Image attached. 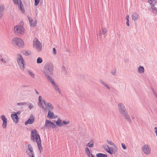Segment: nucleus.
I'll return each mask as SVG.
<instances>
[{
	"label": "nucleus",
	"mask_w": 157,
	"mask_h": 157,
	"mask_svg": "<svg viewBox=\"0 0 157 157\" xmlns=\"http://www.w3.org/2000/svg\"><path fill=\"white\" fill-rule=\"evenodd\" d=\"M111 73L113 75H116V69L115 68L113 69L111 72Z\"/></svg>",
	"instance_id": "nucleus-38"
},
{
	"label": "nucleus",
	"mask_w": 157,
	"mask_h": 157,
	"mask_svg": "<svg viewBox=\"0 0 157 157\" xmlns=\"http://www.w3.org/2000/svg\"><path fill=\"white\" fill-rule=\"evenodd\" d=\"M0 60L2 63H6V61L5 60V59L3 58L1 56H0Z\"/></svg>",
	"instance_id": "nucleus-43"
},
{
	"label": "nucleus",
	"mask_w": 157,
	"mask_h": 157,
	"mask_svg": "<svg viewBox=\"0 0 157 157\" xmlns=\"http://www.w3.org/2000/svg\"><path fill=\"white\" fill-rule=\"evenodd\" d=\"M53 66L52 63H46L44 67L42 72L45 76L49 77V76H52L53 75Z\"/></svg>",
	"instance_id": "nucleus-1"
},
{
	"label": "nucleus",
	"mask_w": 157,
	"mask_h": 157,
	"mask_svg": "<svg viewBox=\"0 0 157 157\" xmlns=\"http://www.w3.org/2000/svg\"><path fill=\"white\" fill-rule=\"evenodd\" d=\"M27 71L29 74V75L31 76V77L33 78H34L35 75L32 72L30 71L29 70H27Z\"/></svg>",
	"instance_id": "nucleus-33"
},
{
	"label": "nucleus",
	"mask_w": 157,
	"mask_h": 157,
	"mask_svg": "<svg viewBox=\"0 0 157 157\" xmlns=\"http://www.w3.org/2000/svg\"><path fill=\"white\" fill-rule=\"evenodd\" d=\"M34 122V118L33 114H31L30 115L29 118L26 121L25 123V125H27L28 124H32Z\"/></svg>",
	"instance_id": "nucleus-9"
},
{
	"label": "nucleus",
	"mask_w": 157,
	"mask_h": 157,
	"mask_svg": "<svg viewBox=\"0 0 157 157\" xmlns=\"http://www.w3.org/2000/svg\"><path fill=\"white\" fill-rule=\"evenodd\" d=\"M154 129L155 130V133H156V136H157V128L156 127H155L154 128Z\"/></svg>",
	"instance_id": "nucleus-57"
},
{
	"label": "nucleus",
	"mask_w": 157,
	"mask_h": 157,
	"mask_svg": "<svg viewBox=\"0 0 157 157\" xmlns=\"http://www.w3.org/2000/svg\"><path fill=\"white\" fill-rule=\"evenodd\" d=\"M39 141H40V142H38L37 144L38 148L39 149L40 152H41V151H42V147L41 146V140H39Z\"/></svg>",
	"instance_id": "nucleus-28"
},
{
	"label": "nucleus",
	"mask_w": 157,
	"mask_h": 157,
	"mask_svg": "<svg viewBox=\"0 0 157 157\" xmlns=\"http://www.w3.org/2000/svg\"><path fill=\"white\" fill-rule=\"evenodd\" d=\"M129 16L128 15H127L126 16V19L127 20L126 21V25L128 26H129Z\"/></svg>",
	"instance_id": "nucleus-34"
},
{
	"label": "nucleus",
	"mask_w": 157,
	"mask_h": 157,
	"mask_svg": "<svg viewBox=\"0 0 157 157\" xmlns=\"http://www.w3.org/2000/svg\"><path fill=\"white\" fill-rule=\"evenodd\" d=\"M17 56V63L21 69L24 70L25 65V61L20 54H18Z\"/></svg>",
	"instance_id": "nucleus-2"
},
{
	"label": "nucleus",
	"mask_w": 157,
	"mask_h": 157,
	"mask_svg": "<svg viewBox=\"0 0 157 157\" xmlns=\"http://www.w3.org/2000/svg\"><path fill=\"white\" fill-rule=\"evenodd\" d=\"M12 43L19 47H23L24 45V41L21 38L16 37L13 38Z\"/></svg>",
	"instance_id": "nucleus-3"
},
{
	"label": "nucleus",
	"mask_w": 157,
	"mask_h": 157,
	"mask_svg": "<svg viewBox=\"0 0 157 157\" xmlns=\"http://www.w3.org/2000/svg\"><path fill=\"white\" fill-rule=\"evenodd\" d=\"M117 106L118 108V110L119 112H120L121 111L123 110L124 109H125L124 106L122 103H119L118 104Z\"/></svg>",
	"instance_id": "nucleus-13"
},
{
	"label": "nucleus",
	"mask_w": 157,
	"mask_h": 157,
	"mask_svg": "<svg viewBox=\"0 0 157 157\" xmlns=\"http://www.w3.org/2000/svg\"><path fill=\"white\" fill-rule=\"evenodd\" d=\"M4 7L3 5H0V19L2 16V12L4 11Z\"/></svg>",
	"instance_id": "nucleus-20"
},
{
	"label": "nucleus",
	"mask_w": 157,
	"mask_h": 157,
	"mask_svg": "<svg viewBox=\"0 0 157 157\" xmlns=\"http://www.w3.org/2000/svg\"><path fill=\"white\" fill-rule=\"evenodd\" d=\"M152 91L155 96L157 98V93L154 90H152Z\"/></svg>",
	"instance_id": "nucleus-55"
},
{
	"label": "nucleus",
	"mask_w": 157,
	"mask_h": 157,
	"mask_svg": "<svg viewBox=\"0 0 157 157\" xmlns=\"http://www.w3.org/2000/svg\"><path fill=\"white\" fill-rule=\"evenodd\" d=\"M47 117L50 119H53L55 118L54 117V114L52 112L48 111V113Z\"/></svg>",
	"instance_id": "nucleus-14"
},
{
	"label": "nucleus",
	"mask_w": 157,
	"mask_h": 157,
	"mask_svg": "<svg viewBox=\"0 0 157 157\" xmlns=\"http://www.w3.org/2000/svg\"><path fill=\"white\" fill-rule=\"evenodd\" d=\"M46 107L47 108L48 111H51V110H53L54 109L53 105L50 103H48Z\"/></svg>",
	"instance_id": "nucleus-16"
},
{
	"label": "nucleus",
	"mask_w": 157,
	"mask_h": 157,
	"mask_svg": "<svg viewBox=\"0 0 157 157\" xmlns=\"http://www.w3.org/2000/svg\"><path fill=\"white\" fill-rule=\"evenodd\" d=\"M102 32H101L99 34V36H101V35L105 34L106 33L107 30L105 28H101Z\"/></svg>",
	"instance_id": "nucleus-21"
},
{
	"label": "nucleus",
	"mask_w": 157,
	"mask_h": 157,
	"mask_svg": "<svg viewBox=\"0 0 157 157\" xmlns=\"http://www.w3.org/2000/svg\"><path fill=\"white\" fill-rule=\"evenodd\" d=\"M42 97L40 95L39 96V99H38V101H39V103H40L42 101V100H41V99H42Z\"/></svg>",
	"instance_id": "nucleus-52"
},
{
	"label": "nucleus",
	"mask_w": 157,
	"mask_h": 157,
	"mask_svg": "<svg viewBox=\"0 0 157 157\" xmlns=\"http://www.w3.org/2000/svg\"><path fill=\"white\" fill-rule=\"evenodd\" d=\"M138 72L140 73H143L144 72V69L143 67L140 66L138 68Z\"/></svg>",
	"instance_id": "nucleus-26"
},
{
	"label": "nucleus",
	"mask_w": 157,
	"mask_h": 157,
	"mask_svg": "<svg viewBox=\"0 0 157 157\" xmlns=\"http://www.w3.org/2000/svg\"><path fill=\"white\" fill-rule=\"evenodd\" d=\"M29 105V108L30 109H31L33 107V105H32L31 103H28V105Z\"/></svg>",
	"instance_id": "nucleus-45"
},
{
	"label": "nucleus",
	"mask_w": 157,
	"mask_h": 157,
	"mask_svg": "<svg viewBox=\"0 0 157 157\" xmlns=\"http://www.w3.org/2000/svg\"><path fill=\"white\" fill-rule=\"evenodd\" d=\"M69 123L70 121H63L62 122V120L59 118H58L56 123L58 126L61 127L62 126L63 124H69Z\"/></svg>",
	"instance_id": "nucleus-7"
},
{
	"label": "nucleus",
	"mask_w": 157,
	"mask_h": 157,
	"mask_svg": "<svg viewBox=\"0 0 157 157\" xmlns=\"http://www.w3.org/2000/svg\"><path fill=\"white\" fill-rule=\"evenodd\" d=\"M14 114H16V115H19L20 114V113L19 111L15 113Z\"/></svg>",
	"instance_id": "nucleus-56"
},
{
	"label": "nucleus",
	"mask_w": 157,
	"mask_h": 157,
	"mask_svg": "<svg viewBox=\"0 0 157 157\" xmlns=\"http://www.w3.org/2000/svg\"><path fill=\"white\" fill-rule=\"evenodd\" d=\"M28 103H26V102H23L21 103H17V105H28Z\"/></svg>",
	"instance_id": "nucleus-36"
},
{
	"label": "nucleus",
	"mask_w": 157,
	"mask_h": 157,
	"mask_svg": "<svg viewBox=\"0 0 157 157\" xmlns=\"http://www.w3.org/2000/svg\"><path fill=\"white\" fill-rule=\"evenodd\" d=\"M103 148L105 149V150L106 151V149H109V147L107 145H105L104 147Z\"/></svg>",
	"instance_id": "nucleus-51"
},
{
	"label": "nucleus",
	"mask_w": 157,
	"mask_h": 157,
	"mask_svg": "<svg viewBox=\"0 0 157 157\" xmlns=\"http://www.w3.org/2000/svg\"><path fill=\"white\" fill-rule=\"evenodd\" d=\"M52 86L56 91L58 92L60 94L61 93V91L60 90L59 88L56 83L52 85Z\"/></svg>",
	"instance_id": "nucleus-24"
},
{
	"label": "nucleus",
	"mask_w": 157,
	"mask_h": 157,
	"mask_svg": "<svg viewBox=\"0 0 157 157\" xmlns=\"http://www.w3.org/2000/svg\"><path fill=\"white\" fill-rule=\"evenodd\" d=\"M14 30L16 34H22L24 33L25 29L22 26L18 25L15 26Z\"/></svg>",
	"instance_id": "nucleus-5"
},
{
	"label": "nucleus",
	"mask_w": 157,
	"mask_h": 157,
	"mask_svg": "<svg viewBox=\"0 0 157 157\" xmlns=\"http://www.w3.org/2000/svg\"><path fill=\"white\" fill-rule=\"evenodd\" d=\"M151 8L152 11H154L153 13L155 14L157 13V8H156L154 6H151Z\"/></svg>",
	"instance_id": "nucleus-30"
},
{
	"label": "nucleus",
	"mask_w": 157,
	"mask_h": 157,
	"mask_svg": "<svg viewBox=\"0 0 157 157\" xmlns=\"http://www.w3.org/2000/svg\"><path fill=\"white\" fill-rule=\"evenodd\" d=\"M14 4L16 5H18L20 2H21V0H12Z\"/></svg>",
	"instance_id": "nucleus-41"
},
{
	"label": "nucleus",
	"mask_w": 157,
	"mask_h": 157,
	"mask_svg": "<svg viewBox=\"0 0 157 157\" xmlns=\"http://www.w3.org/2000/svg\"><path fill=\"white\" fill-rule=\"evenodd\" d=\"M132 118L133 119H134V118L133 117H132Z\"/></svg>",
	"instance_id": "nucleus-63"
},
{
	"label": "nucleus",
	"mask_w": 157,
	"mask_h": 157,
	"mask_svg": "<svg viewBox=\"0 0 157 157\" xmlns=\"http://www.w3.org/2000/svg\"><path fill=\"white\" fill-rule=\"evenodd\" d=\"M26 153L28 154V155L30 157H34V152L33 153H28V150H27L26 151Z\"/></svg>",
	"instance_id": "nucleus-35"
},
{
	"label": "nucleus",
	"mask_w": 157,
	"mask_h": 157,
	"mask_svg": "<svg viewBox=\"0 0 157 157\" xmlns=\"http://www.w3.org/2000/svg\"><path fill=\"white\" fill-rule=\"evenodd\" d=\"M40 106L42 108L43 110H46V108H45L43 104L41 102L40 103Z\"/></svg>",
	"instance_id": "nucleus-39"
},
{
	"label": "nucleus",
	"mask_w": 157,
	"mask_h": 157,
	"mask_svg": "<svg viewBox=\"0 0 157 157\" xmlns=\"http://www.w3.org/2000/svg\"><path fill=\"white\" fill-rule=\"evenodd\" d=\"M22 53L23 54L27 56H28L30 54V53L27 51H23Z\"/></svg>",
	"instance_id": "nucleus-42"
},
{
	"label": "nucleus",
	"mask_w": 157,
	"mask_h": 157,
	"mask_svg": "<svg viewBox=\"0 0 157 157\" xmlns=\"http://www.w3.org/2000/svg\"><path fill=\"white\" fill-rule=\"evenodd\" d=\"M1 119L3 121L2 126L4 128H6L7 125V120L6 117L4 115L1 116Z\"/></svg>",
	"instance_id": "nucleus-11"
},
{
	"label": "nucleus",
	"mask_w": 157,
	"mask_h": 157,
	"mask_svg": "<svg viewBox=\"0 0 157 157\" xmlns=\"http://www.w3.org/2000/svg\"><path fill=\"white\" fill-rule=\"evenodd\" d=\"M107 142L109 144L112 145L113 146L115 145V144L113 143L111 141H109L108 140H107Z\"/></svg>",
	"instance_id": "nucleus-47"
},
{
	"label": "nucleus",
	"mask_w": 157,
	"mask_h": 157,
	"mask_svg": "<svg viewBox=\"0 0 157 157\" xmlns=\"http://www.w3.org/2000/svg\"><path fill=\"white\" fill-rule=\"evenodd\" d=\"M35 91L36 93L37 94H39V92L37 91L36 90V89H35Z\"/></svg>",
	"instance_id": "nucleus-58"
},
{
	"label": "nucleus",
	"mask_w": 157,
	"mask_h": 157,
	"mask_svg": "<svg viewBox=\"0 0 157 157\" xmlns=\"http://www.w3.org/2000/svg\"><path fill=\"white\" fill-rule=\"evenodd\" d=\"M52 76H49V77L48 78L47 76L45 77L47 78L48 80L52 84V85H53L55 84V83L54 79H53V78Z\"/></svg>",
	"instance_id": "nucleus-18"
},
{
	"label": "nucleus",
	"mask_w": 157,
	"mask_h": 157,
	"mask_svg": "<svg viewBox=\"0 0 157 157\" xmlns=\"http://www.w3.org/2000/svg\"><path fill=\"white\" fill-rule=\"evenodd\" d=\"M42 62V59L40 57H38L37 59V63H40Z\"/></svg>",
	"instance_id": "nucleus-37"
},
{
	"label": "nucleus",
	"mask_w": 157,
	"mask_h": 157,
	"mask_svg": "<svg viewBox=\"0 0 157 157\" xmlns=\"http://www.w3.org/2000/svg\"><path fill=\"white\" fill-rule=\"evenodd\" d=\"M152 1H153V0H149L148 1V2L149 3V2H151Z\"/></svg>",
	"instance_id": "nucleus-61"
},
{
	"label": "nucleus",
	"mask_w": 157,
	"mask_h": 157,
	"mask_svg": "<svg viewBox=\"0 0 157 157\" xmlns=\"http://www.w3.org/2000/svg\"><path fill=\"white\" fill-rule=\"evenodd\" d=\"M121 145H122L123 148L125 150L126 149V146L123 143L121 144Z\"/></svg>",
	"instance_id": "nucleus-50"
},
{
	"label": "nucleus",
	"mask_w": 157,
	"mask_h": 157,
	"mask_svg": "<svg viewBox=\"0 0 157 157\" xmlns=\"http://www.w3.org/2000/svg\"><path fill=\"white\" fill-rule=\"evenodd\" d=\"M123 116H124V117L127 120V121H128L129 122H131V119L128 114V113H127V114H124Z\"/></svg>",
	"instance_id": "nucleus-25"
},
{
	"label": "nucleus",
	"mask_w": 157,
	"mask_h": 157,
	"mask_svg": "<svg viewBox=\"0 0 157 157\" xmlns=\"http://www.w3.org/2000/svg\"><path fill=\"white\" fill-rule=\"evenodd\" d=\"M113 146L114 147V151L115 153L116 152H117V151L118 148H117V146H116V145H115H115Z\"/></svg>",
	"instance_id": "nucleus-46"
},
{
	"label": "nucleus",
	"mask_w": 157,
	"mask_h": 157,
	"mask_svg": "<svg viewBox=\"0 0 157 157\" xmlns=\"http://www.w3.org/2000/svg\"><path fill=\"white\" fill-rule=\"evenodd\" d=\"M149 3L151 4V6H155L156 3V2L155 0H153L151 2H149Z\"/></svg>",
	"instance_id": "nucleus-44"
},
{
	"label": "nucleus",
	"mask_w": 157,
	"mask_h": 157,
	"mask_svg": "<svg viewBox=\"0 0 157 157\" xmlns=\"http://www.w3.org/2000/svg\"><path fill=\"white\" fill-rule=\"evenodd\" d=\"M53 52L54 54H56V50L55 48H53Z\"/></svg>",
	"instance_id": "nucleus-53"
},
{
	"label": "nucleus",
	"mask_w": 157,
	"mask_h": 157,
	"mask_svg": "<svg viewBox=\"0 0 157 157\" xmlns=\"http://www.w3.org/2000/svg\"><path fill=\"white\" fill-rule=\"evenodd\" d=\"M62 71H63L66 72L67 71V67L65 66H63L62 67Z\"/></svg>",
	"instance_id": "nucleus-48"
},
{
	"label": "nucleus",
	"mask_w": 157,
	"mask_h": 157,
	"mask_svg": "<svg viewBox=\"0 0 157 157\" xmlns=\"http://www.w3.org/2000/svg\"><path fill=\"white\" fill-rule=\"evenodd\" d=\"M22 86L24 87H29V86H27V85H24V86Z\"/></svg>",
	"instance_id": "nucleus-59"
},
{
	"label": "nucleus",
	"mask_w": 157,
	"mask_h": 157,
	"mask_svg": "<svg viewBox=\"0 0 157 157\" xmlns=\"http://www.w3.org/2000/svg\"><path fill=\"white\" fill-rule=\"evenodd\" d=\"M138 14L136 12L133 13L132 16V20L136 21L138 19Z\"/></svg>",
	"instance_id": "nucleus-15"
},
{
	"label": "nucleus",
	"mask_w": 157,
	"mask_h": 157,
	"mask_svg": "<svg viewBox=\"0 0 157 157\" xmlns=\"http://www.w3.org/2000/svg\"><path fill=\"white\" fill-rule=\"evenodd\" d=\"M18 8H19L21 10L22 12H24V9L23 8V5L21 2H21H19V4L18 5Z\"/></svg>",
	"instance_id": "nucleus-22"
},
{
	"label": "nucleus",
	"mask_w": 157,
	"mask_h": 157,
	"mask_svg": "<svg viewBox=\"0 0 157 157\" xmlns=\"http://www.w3.org/2000/svg\"><path fill=\"white\" fill-rule=\"evenodd\" d=\"M85 151L86 154H88L89 155L90 154V151L89 148L88 147H86L85 148Z\"/></svg>",
	"instance_id": "nucleus-40"
},
{
	"label": "nucleus",
	"mask_w": 157,
	"mask_h": 157,
	"mask_svg": "<svg viewBox=\"0 0 157 157\" xmlns=\"http://www.w3.org/2000/svg\"><path fill=\"white\" fill-rule=\"evenodd\" d=\"M120 113L122 115H124V114H127L128 112H127V110H126V108L124 109L123 110L121 111Z\"/></svg>",
	"instance_id": "nucleus-32"
},
{
	"label": "nucleus",
	"mask_w": 157,
	"mask_h": 157,
	"mask_svg": "<svg viewBox=\"0 0 157 157\" xmlns=\"http://www.w3.org/2000/svg\"><path fill=\"white\" fill-rule=\"evenodd\" d=\"M33 44L34 46L35 47L38 52L41 51L42 49V45L37 39H36V40L33 42Z\"/></svg>",
	"instance_id": "nucleus-6"
},
{
	"label": "nucleus",
	"mask_w": 157,
	"mask_h": 157,
	"mask_svg": "<svg viewBox=\"0 0 157 157\" xmlns=\"http://www.w3.org/2000/svg\"><path fill=\"white\" fill-rule=\"evenodd\" d=\"M94 140L91 139L90 141L88 144L87 146L90 147H92L94 146Z\"/></svg>",
	"instance_id": "nucleus-27"
},
{
	"label": "nucleus",
	"mask_w": 157,
	"mask_h": 157,
	"mask_svg": "<svg viewBox=\"0 0 157 157\" xmlns=\"http://www.w3.org/2000/svg\"><path fill=\"white\" fill-rule=\"evenodd\" d=\"M28 147L29 148V150L30 151L29 153H33V150L31 146V144H28Z\"/></svg>",
	"instance_id": "nucleus-29"
},
{
	"label": "nucleus",
	"mask_w": 157,
	"mask_h": 157,
	"mask_svg": "<svg viewBox=\"0 0 157 157\" xmlns=\"http://www.w3.org/2000/svg\"><path fill=\"white\" fill-rule=\"evenodd\" d=\"M40 0H35V5L37 6L39 3Z\"/></svg>",
	"instance_id": "nucleus-49"
},
{
	"label": "nucleus",
	"mask_w": 157,
	"mask_h": 157,
	"mask_svg": "<svg viewBox=\"0 0 157 157\" xmlns=\"http://www.w3.org/2000/svg\"><path fill=\"white\" fill-rule=\"evenodd\" d=\"M144 152L146 154H149L150 152L151 149L150 147L148 145H144L142 148Z\"/></svg>",
	"instance_id": "nucleus-10"
},
{
	"label": "nucleus",
	"mask_w": 157,
	"mask_h": 157,
	"mask_svg": "<svg viewBox=\"0 0 157 157\" xmlns=\"http://www.w3.org/2000/svg\"><path fill=\"white\" fill-rule=\"evenodd\" d=\"M101 82L103 85L107 89H108L109 90L110 88L109 86L105 82H104L103 81H101Z\"/></svg>",
	"instance_id": "nucleus-31"
},
{
	"label": "nucleus",
	"mask_w": 157,
	"mask_h": 157,
	"mask_svg": "<svg viewBox=\"0 0 157 157\" xmlns=\"http://www.w3.org/2000/svg\"><path fill=\"white\" fill-rule=\"evenodd\" d=\"M43 102L44 103V104L45 105V106H46V105H47V104L48 103H47L46 102V101L44 100L43 101Z\"/></svg>",
	"instance_id": "nucleus-54"
},
{
	"label": "nucleus",
	"mask_w": 157,
	"mask_h": 157,
	"mask_svg": "<svg viewBox=\"0 0 157 157\" xmlns=\"http://www.w3.org/2000/svg\"><path fill=\"white\" fill-rule=\"evenodd\" d=\"M106 151L111 155H112L113 153L115 154L114 148L113 147L109 148L108 149H106Z\"/></svg>",
	"instance_id": "nucleus-19"
},
{
	"label": "nucleus",
	"mask_w": 157,
	"mask_h": 157,
	"mask_svg": "<svg viewBox=\"0 0 157 157\" xmlns=\"http://www.w3.org/2000/svg\"><path fill=\"white\" fill-rule=\"evenodd\" d=\"M45 125L46 126L49 128H54L56 127V125L54 123L51 122L48 120H46Z\"/></svg>",
	"instance_id": "nucleus-8"
},
{
	"label": "nucleus",
	"mask_w": 157,
	"mask_h": 157,
	"mask_svg": "<svg viewBox=\"0 0 157 157\" xmlns=\"http://www.w3.org/2000/svg\"><path fill=\"white\" fill-rule=\"evenodd\" d=\"M87 155V156H88V157H90V155H91V154H89V155H88V154H86Z\"/></svg>",
	"instance_id": "nucleus-60"
},
{
	"label": "nucleus",
	"mask_w": 157,
	"mask_h": 157,
	"mask_svg": "<svg viewBox=\"0 0 157 157\" xmlns=\"http://www.w3.org/2000/svg\"><path fill=\"white\" fill-rule=\"evenodd\" d=\"M11 117L13 121L15 123H17L18 122L19 117L17 115H16V114H12Z\"/></svg>",
	"instance_id": "nucleus-12"
},
{
	"label": "nucleus",
	"mask_w": 157,
	"mask_h": 157,
	"mask_svg": "<svg viewBox=\"0 0 157 157\" xmlns=\"http://www.w3.org/2000/svg\"><path fill=\"white\" fill-rule=\"evenodd\" d=\"M91 157H95L94 156V155L92 154H91Z\"/></svg>",
	"instance_id": "nucleus-62"
},
{
	"label": "nucleus",
	"mask_w": 157,
	"mask_h": 157,
	"mask_svg": "<svg viewBox=\"0 0 157 157\" xmlns=\"http://www.w3.org/2000/svg\"><path fill=\"white\" fill-rule=\"evenodd\" d=\"M37 131L36 129H33L31 131V140H35V139L37 143L40 142L39 140H40V135L38 134H36Z\"/></svg>",
	"instance_id": "nucleus-4"
},
{
	"label": "nucleus",
	"mask_w": 157,
	"mask_h": 157,
	"mask_svg": "<svg viewBox=\"0 0 157 157\" xmlns=\"http://www.w3.org/2000/svg\"><path fill=\"white\" fill-rule=\"evenodd\" d=\"M29 20V22L30 25L31 27H33L35 26L36 25V23L35 22H33V20L32 19H31L30 17H28Z\"/></svg>",
	"instance_id": "nucleus-17"
},
{
	"label": "nucleus",
	"mask_w": 157,
	"mask_h": 157,
	"mask_svg": "<svg viewBox=\"0 0 157 157\" xmlns=\"http://www.w3.org/2000/svg\"><path fill=\"white\" fill-rule=\"evenodd\" d=\"M97 157H108L107 155L101 153H98L96 154Z\"/></svg>",
	"instance_id": "nucleus-23"
}]
</instances>
